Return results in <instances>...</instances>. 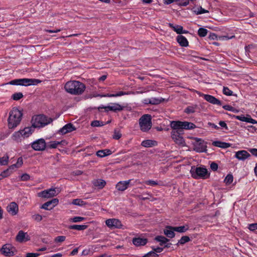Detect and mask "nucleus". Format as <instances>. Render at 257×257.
Masks as SVG:
<instances>
[{
  "label": "nucleus",
  "mask_w": 257,
  "mask_h": 257,
  "mask_svg": "<svg viewBox=\"0 0 257 257\" xmlns=\"http://www.w3.org/2000/svg\"><path fill=\"white\" fill-rule=\"evenodd\" d=\"M23 112L21 110L16 107L12 108L10 111L8 118V125L9 128L13 129L18 126L22 119Z\"/></svg>",
  "instance_id": "nucleus-1"
},
{
  "label": "nucleus",
  "mask_w": 257,
  "mask_h": 257,
  "mask_svg": "<svg viewBox=\"0 0 257 257\" xmlns=\"http://www.w3.org/2000/svg\"><path fill=\"white\" fill-rule=\"evenodd\" d=\"M34 127L32 126L25 127L20 128L12 135V139L13 141L20 143L23 140L30 137L34 132Z\"/></svg>",
  "instance_id": "nucleus-2"
},
{
  "label": "nucleus",
  "mask_w": 257,
  "mask_h": 257,
  "mask_svg": "<svg viewBox=\"0 0 257 257\" xmlns=\"http://www.w3.org/2000/svg\"><path fill=\"white\" fill-rule=\"evenodd\" d=\"M65 89L67 92L71 94L78 95L84 92L85 86L79 81H70L65 84Z\"/></svg>",
  "instance_id": "nucleus-3"
},
{
  "label": "nucleus",
  "mask_w": 257,
  "mask_h": 257,
  "mask_svg": "<svg viewBox=\"0 0 257 257\" xmlns=\"http://www.w3.org/2000/svg\"><path fill=\"white\" fill-rule=\"evenodd\" d=\"M190 173L191 177L195 179H205L210 176L207 169L203 166H192Z\"/></svg>",
  "instance_id": "nucleus-4"
},
{
  "label": "nucleus",
  "mask_w": 257,
  "mask_h": 257,
  "mask_svg": "<svg viewBox=\"0 0 257 257\" xmlns=\"http://www.w3.org/2000/svg\"><path fill=\"white\" fill-rule=\"evenodd\" d=\"M52 121L51 118L48 117L44 115H37L33 117L32 119V126L34 129L38 127H43Z\"/></svg>",
  "instance_id": "nucleus-5"
},
{
  "label": "nucleus",
  "mask_w": 257,
  "mask_h": 257,
  "mask_svg": "<svg viewBox=\"0 0 257 257\" xmlns=\"http://www.w3.org/2000/svg\"><path fill=\"white\" fill-rule=\"evenodd\" d=\"M170 126L172 131L183 132L182 130H192L196 128L195 124L188 121H172L170 123Z\"/></svg>",
  "instance_id": "nucleus-6"
},
{
  "label": "nucleus",
  "mask_w": 257,
  "mask_h": 257,
  "mask_svg": "<svg viewBox=\"0 0 257 257\" xmlns=\"http://www.w3.org/2000/svg\"><path fill=\"white\" fill-rule=\"evenodd\" d=\"M40 82V80L36 79L22 78L13 80L8 84L13 85H22L27 86L30 85H36Z\"/></svg>",
  "instance_id": "nucleus-7"
},
{
  "label": "nucleus",
  "mask_w": 257,
  "mask_h": 257,
  "mask_svg": "<svg viewBox=\"0 0 257 257\" xmlns=\"http://www.w3.org/2000/svg\"><path fill=\"white\" fill-rule=\"evenodd\" d=\"M151 116L149 114L143 115L139 120L141 130L143 132H147L152 126Z\"/></svg>",
  "instance_id": "nucleus-8"
},
{
  "label": "nucleus",
  "mask_w": 257,
  "mask_h": 257,
  "mask_svg": "<svg viewBox=\"0 0 257 257\" xmlns=\"http://www.w3.org/2000/svg\"><path fill=\"white\" fill-rule=\"evenodd\" d=\"M192 139L194 141L193 142L194 150L195 151L199 153L206 152L207 145L205 142L197 138H193Z\"/></svg>",
  "instance_id": "nucleus-9"
},
{
  "label": "nucleus",
  "mask_w": 257,
  "mask_h": 257,
  "mask_svg": "<svg viewBox=\"0 0 257 257\" xmlns=\"http://www.w3.org/2000/svg\"><path fill=\"white\" fill-rule=\"evenodd\" d=\"M183 132H178L177 131H172L171 133V137L173 141L177 145L184 147L185 146V140L182 137Z\"/></svg>",
  "instance_id": "nucleus-10"
},
{
  "label": "nucleus",
  "mask_w": 257,
  "mask_h": 257,
  "mask_svg": "<svg viewBox=\"0 0 257 257\" xmlns=\"http://www.w3.org/2000/svg\"><path fill=\"white\" fill-rule=\"evenodd\" d=\"M31 147L35 151H41L45 149L46 143L44 139H39L32 142Z\"/></svg>",
  "instance_id": "nucleus-11"
},
{
  "label": "nucleus",
  "mask_w": 257,
  "mask_h": 257,
  "mask_svg": "<svg viewBox=\"0 0 257 257\" xmlns=\"http://www.w3.org/2000/svg\"><path fill=\"white\" fill-rule=\"evenodd\" d=\"M58 194L55 188H50L45 190L38 193V196L40 197L45 198H49L56 196Z\"/></svg>",
  "instance_id": "nucleus-12"
},
{
  "label": "nucleus",
  "mask_w": 257,
  "mask_h": 257,
  "mask_svg": "<svg viewBox=\"0 0 257 257\" xmlns=\"http://www.w3.org/2000/svg\"><path fill=\"white\" fill-rule=\"evenodd\" d=\"M105 224L109 228H120L122 226L120 221L115 218L107 219Z\"/></svg>",
  "instance_id": "nucleus-13"
},
{
  "label": "nucleus",
  "mask_w": 257,
  "mask_h": 257,
  "mask_svg": "<svg viewBox=\"0 0 257 257\" xmlns=\"http://www.w3.org/2000/svg\"><path fill=\"white\" fill-rule=\"evenodd\" d=\"M2 253L6 256H12L14 254V247L10 244H6L1 248Z\"/></svg>",
  "instance_id": "nucleus-14"
},
{
  "label": "nucleus",
  "mask_w": 257,
  "mask_h": 257,
  "mask_svg": "<svg viewBox=\"0 0 257 257\" xmlns=\"http://www.w3.org/2000/svg\"><path fill=\"white\" fill-rule=\"evenodd\" d=\"M59 202V200L57 198L53 199L52 200L49 201L42 205L41 208L45 210H51L56 206Z\"/></svg>",
  "instance_id": "nucleus-15"
},
{
  "label": "nucleus",
  "mask_w": 257,
  "mask_h": 257,
  "mask_svg": "<svg viewBox=\"0 0 257 257\" xmlns=\"http://www.w3.org/2000/svg\"><path fill=\"white\" fill-rule=\"evenodd\" d=\"M235 158L238 160L244 161L250 157V155L245 150H240L235 152Z\"/></svg>",
  "instance_id": "nucleus-16"
},
{
  "label": "nucleus",
  "mask_w": 257,
  "mask_h": 257,
  "mask_svg": "<svg viewBox=\"0 0 257 257\" xmlns=\"http://www.w3.org/2000/svg\"><path fill=\"white\" fill-rule=\"evenodd\" d=\"M106 111H121L123 107L117 103H112L103 107Z\"/></svg>",
  "instance_id": "nucleus-17"
},
{
  "label": "nucleus",
  "mask_w": 257,
  "mask_h": 257,
  "mask_svg": "<svg viewBox=\"0 0 257 257\" xmlns=\"http://www.w3.org/2000/svg\"><path fill=\"white\" fill-rule=\"evenodd\" d=\"M131 181V180L119 181L116 184L115 187L117 190L120 191H123L128 188Z\"/></svg>",
  "instance_id": "nucleus-18"
},
{
  "label": "nucleus",
  "mask_w": 257,
  "mask_h": 257,
  "mask_svg": "<svg viewBox=\"0 0 257 257\" xmlns=\"http://www.w3.org/2000/svg\"><path fill=\"white\" fill-rule=\"evenodd\" d=\"M7 211L11 215H15L19 211L18 205L14 202H11L7 207Z\"/></svg>",
  "instance_id": "nucleus-19"
},
{
  "label": "nucleus",
  "mask_w": 257,
  "mask_h": 257,
  "mask_svg": "<svg viewBox=\"0 0 257 257\" xmlns=\"http://www.w3.org/2000/svg\"><path fill=\"white\" fill-rule=\"evenodd\" d=\"M29 239L30 237L27 233L24 232L22 230H20L16 236V240L20 242L26 241Z\"/></svg>",
  "instance_id": "nucleus-20"
},
{
  "label": "nucleus",
  "mask_w": 257,
  "mask_h": 257,
  "mask_svg": "<svg viewBox=\"0 0 257 257\" xmlns=\"http://www.w3.org/2000/svg\"><path fill=\"white\" fill-rule=\"evenodd\" d=\"M169 25L175 32H176V33L178 34H187L188 33V31L184 30L183 27L180 25H174L171 23H170Z\"/></svg>",
  "instance_id": "nucleus-21"
},
{
  "label": "nucleus",
  "mask_w": 257,
  "mask_h": 257,
  "mask_svg": "<svg viewBox=\"0 0 257 257\" xmlns=\"http://www.w3.org/2000/svg\"><path fill=\"white\" fill-rule=\"evenodd\" d=\"M204 98L208 102L213 104L220 105L221 102L220 100L216 98L213 96L208 95V94H204L203 95Z\"/></svg>",
  "instance_id": "nucleus-22"
},
{
  "label": "nucleus",
  "mask_w": 257,
  "mask_h": 257,
  "mask_svg": "<svg viewBox=\"0 0 257 257\" xmlns=\"http://www.w3.org/2000/svg\"><path fill=\"white\" fill-rule=\"evenodd\" d=\"M176 40L181 47H187L189 46V42L187 39L182 35H178L176 37Z\"/></svg>",
  "instance_id": "nucleus-23"
},
{
  "label": "nucleus",
  "mask_w": 257,
  "mask_h": 257,
  "mask_svg": "<svg viewBox=\"0 0 257 257\" xmlns=\"http://www.w3.org/2000/svg\"><path fill=\"white\" fill-rule=\"evenodd\" d=\"M127 94V93L123 92V91H119L116 93L115 94H94L93 95V97H97L99 96L101 97H119L121 96Z\"/></svg>",
  "instance_id": "nucleus-24"
},
{
  "label": "nucleus",
  "mask_w": 257,
  "mask_h": 257,
  "mask_svg": "<svg viewBox=\"0 0 257 257\" xmlns=\"http://www.w3.org/2000/svg\"><path fill=\"white\" fill-rule=\"evenodd\" d=\"M75 130L74 127L71 123H68L62 127L59 132L62 134H66L68 133L71 132Z\"/></svg>",
  "instance_id": "nucleus-25"
},
{
  "label": "nucleus",
  "mask_w": 257,
  "mask_h": 257,
  "mask_svg": "<svg viewBox=\"0 0 257 257\" xmlns=\"http://www.w3.org/2000/svg\"><path fill=\"white\" fill-rule=\"evenodd\" d=\"M147 242V240L145 238L137 237L134 238L133 240V244L137 246L144 245Z\"/></svg>",
  "instance_id": "nucleus-26"
},
{
  "label": "nucleus",
  "mask_w": 257,
  "mask_h": 257,
  "mask_svg": "<svg viewBox=\"0 0 257 257\" xmlns=\"http://www.w3.org/2000/svg\"><path fill=\"white\" fill-rule=\"evenodd\" d=\"M155 240L160 242L161 245H165V247H170L171 244H166L169 239L163 236H157L155 237Z\"/></svg>",
  "instance_id": "nucleus-27"
},
{
  "label": "nucleus",
  "mask_w": 257,
  "mask_h": 257,
  "mask_svg": "<svg viewBox=\"0 0 257 257\" xmlns=\"http://www.w3.org/2000/svg\"><path fill=\"white\" fill-rule=\"evenodd\" d=\"M161 102V99L155 97L151 98H146L143 100V102L145 104H158Z\"/></svg>",
  "instance_id": "nucleus-28"
},
{
  "label": "nucleus",
  "mask_w": 257,
  "mask_h": 257,
  "mask_svg": "<svg viewBox=\"0 0 257 257\" xmlns=\"http://www.w3.org/2000/svg\"><path fill=\"white\" fill-rule=\"evenodd\" d=\"M174 227L167 226L164 230V234L168 237L173 238L175 236Z\"/></svg>",
  "instance_id": "nucleus-29"
},
{
  "label": "nucleus",
  "mask_w": 257,
  "mask_h": 257,
  "mask_svg": "<svg viewBox=\"0 0 257 257\" xmlns=\"http://www.w3.org/2000/svg\"><path fill=\"white\" fill-rule=\"evenodd\" d=\"M141 145L142 146L146 148L152 147L157 145V142L154 140H147L143 141Z\"/></svg>",
  "instance_id": "nucleus-30"
},
{
  "label": "nucleus",
  "mask_w": 257,
  "mask_h": 257,
  "mask_svg": "<svg viewBox=\"0 0 257 257\" xmlns=\"http://www.w3.org/2000/svg\"><path fill=\"white\" fill-rule=\"evenodd\" d=\"M93 185L98 189L103 188L106 185V182L102 179H96L93 181Z\"/></svg>",
  "instance_id": "nucleus-31"
},
{
  "label": "nucleus",
  "mask_w": 257,
  "mask_h": 257,
  "mask_svg": "<svg viewBox=\"0 0 257 257\" xmlns=\"http://www.w3.org/2000/svg\"><path fill=\"white\" fill-rule=\"evenodd\" d=\"M212 145L214 146L224 149L229 148L230 146V144L220 141H214L212 143Z\"/></svg>",
  "instance_id": "nucleus-32"
},
{
  "label": "nucleus",
  "mask_w": 257,
  "mask_h": 257,
  "mask_svg": "<svg viewBox=\"0 0 257 257\" xmlns=\"http://www.w3.org/2000/svg\"><path fill=\"white\" fill-rule=\"evenodd\" d=\"M87 226L86 225H72L69 226V228L71 229H75L77 230H83L86 229Z\"/></svg>",
  "instance_id": "nucleus-33"
},
{
  "label": "nucleus",
  "mask_w": 257,
  "mask_h": 257,
  "mask_svg": "<svg viewBox=\"0 0 257 257\" xmlns=\"http://www.w3.org/2000/svg\"><path fill=\"white\" fill-rule=\"evenodd\" d=\"M9 157L8 155H5L3 157L0 158V164L2 166L8 165L9 163Z\"/></svg>",
  "instance_id": "nucleus-34"
},
{
  "label": "nucleus",
  "mask_w": 257,
  "mask_h": 257,
  "mask_svg": "<svg viewBox=\"0 0 257 257\" xmlns=\"http://www.w3.org/2000/svg\"><path fill=\"white\" fill-rule=\"evenodd\" d=\"M72 204L75 205L82 206L86 204V203L80 199H75L73 200Z\"/></svg>",
  "instance_id": "nucleus-35"
},
{
  "label": "nucleus",
  "mask_w": 257,
  "mask_h": 257,
  "mask_svg": "<svg viewBox=\"0 0 257 257\" xmlns=\"http://www.w3.org/2000/svg\"><path fill=\"white\" fill-rule=\"evenodd\" d=\"M193 12L197 15L205 14V13H207L208 12V11L205 10V9H203L201 7H200L197 9H193Z\"/></svg>",
  "instance_id": "nucleus-36"
},
{
  "label": "nucleus",
  "mask_w": 257,
  "mask_h": 257,
  "mask_svg": "<svg viewBox=\"0 0 257 257\" xmlns=\"http://www.w3.org/2000/svg\"><path fill=\"white\" fill-rule=\"evenodd\" d=\"M233 177L232 175L228 174L225 178V179L224 180V182L226 185H230L233 182Z\"/></svg>",
  "instance_id": "nucleus-37"
},
{
  "label": "nucleus",
  "mask_w": 257,
  "mask_h": 257,
  "mask_svg": "<svg viewBox=\"0 0 257 257\" xmlns=\"http://www.w3.org/2000/svg\"><path fill=\"white\" fill-rule=\"evenodd\" d=\"M12 173V171L10 172L7 169L4 170L0 174V180L10 176Z\"/></svg>",
  "instance_id": "nucleus-38"
},
{
  "label": "nucleus",
  "mask_w": 257,
  "mask_h": 257,
  "mask_svg": "<svg viewBox=\"0 0 257 257\" xmlns=\"http://www.w3.org/2000/svg\"><path fill=\"white\" fill-rule=\"evenodd\" d=\"M196 109V105L188 106L185 109V112L188 114L194 113Z\"/></svg>",
  "instance_id": "nucleus-39"
},
{
  "label": "nucleus",
  "mask_w": 257,
  "mask_h": 257,
  "mask_svg": "<svg viewBox=\"0 0 257 257\" xmlns=\"http://www.w3.org/2000/svg\"><path fill=\"white\" fill-rule=\"evenodd\" d=\"M208 30L205 28H200L198 31V35L201 37L206 36L207 34Z\"/></svg>",
  "instance_id": "nucleus-40"
},
{
  "label": "nucleus",
  "mask_w": 257,
  "mask_h": 257,
  "mask_svg": "<svg viewBox=\"0 0 257 257\" xmlns=\"http://www.w3.org/2000/svg\"><path fill=\"white\" fill-rule=\"evenodd\" d=\"M85 220V218L81 216H76L71 218L69 220L72 222H79Z\"/></svg>",
  "instance_id": "nucleus-41"
},
{
  "label": "nucleus",
  "mask_w": 257,
  "mask_h": 257,
  "mask_svg": "<svg viewBox=\"0 0 257 257\" xmlns=\"http://www.w3.org/2000/svg\"><path fill=\"white\" fill-rule=\"evenodd\" d=\"M23 97V94L22 92L15 93L12 96V98L14 100H19L21 98H22Z\"/></svg>",
  "instance_id": "nucleus-42"
},
{
  "label": "nucleus",
  "mask_w": 257,
  "mask_h": 257,
  "mask_svg": "<svg viewBox=\"0 0 257 257\" xmlns=\"http://www.w3.org/2000/svg\"><path fill=\"white\" fill-rule=\"evenodd\" d=\"M60 144V142L51 141L48 144V147L51 149H55Z\"/></svg>",
  "instance_id": "nucleus-43"
},
{
  "label": "nucleus",
  "mask_w": 257,
  "mask_h": 257,
  "mask_svg": "<svg viewBox=\"0 0 257 257\" xmlns=\"http://www.w3.org/2000/svg\"><path fill=\"white\" fill-rule=\"evenodd\" d=\"M190 0H176L177 4L181 6L185 7L189 4Z\"/></svg>",
  "instance_id": "nucleus-44"
},
{
  "label": "nucleus",
  "mask_w": 257,
  "mask_h": 257,
  "mask_svg": "<svg viewBox=\"0 0 257 257\" xmlns=\"http://www.w3.org/2000/svg\"><path fill=\"white\" fill-rule=\"evenodd\" d=\"M234 37H235L234 35H231L230 36H219L217 39L218 40L223 41H226V40H228L231 39H232V38H233Z\"/></svg>",
  "instance_id": "nucleus-45"
},
{
  "label": "nucleus",
  "mask_w": 257,
  "mask_h": 257,
  "mask_svg": "<svg viewBox=\"0 0 257 257\" xmlns=\"http://www.w3.org/2000/svg\"><path fill=\"white\" fill-rule=\"evenodd\" d=\"M174 229L175 231L179 232H184L188 229V228L185 226H181L178 227H174Z\"/></svg>",
  "instance_id": "nucleus-46"
},
{
  "label": "nucleus",
  "mask_w": 257,
  "mask_h": 257,
  "mask_svg": "<svg viewBox=\"0 0 257 257\" xmlns=\"http://www.w3.org/2000/svg\"><path fill=\"white\" fill-rule=\"evenodd\" d=\"M223 108L227 110H229L233 112H238V110L229 105H225L223 106Z\"/></svg>",
  "instance_id": "nucleus-47"
},
{
  "label": "nucleus",
  "mask_w": 257,
  "mask_h": 257,
  "mask_svg": "<svg viewBox=\"0 0 257 257\" xmlns=\"http://www.w3.org/2000/svg\"><path fill=\"white\" fill-rule=\"evenodd\" d=\"M190 240V238L188 236H184L179 240L178 243L180 244H183Z\"/></svg>",
  "instance_id": "nucleus-48"
},
{
  "label": "nucleus",
  "mask_w": 257,
  "mask_h": 257,
  "mask_svg": "<svg viewBox=\"0 0 257 257\" xmlns=\"http://www.w3.org/2000/svg\"><path fill=\"white\" fill-rule=\"evenodd\" d=\"M223 93L225 95L231 96V95H232V93L233 92L228 87H223Z\"/></svg>",
  "instance_id": "nucleus-49"
},
{
  "label": "nucleus",
  "mask_w": 257,
  "mask_h": 257,
  "mask_svg": "<svg viewBox=\"0 0 257 257\" xmlns=\"http://www.w3.org/2000/svg\"><path fill=\"white\" fill-rule=\"evenodd\" d=\"M23 164V159L22 157H19L17 161V163L14 165L16 167V168H20Z\"/></svg>",
  "instance_id": "nucleus-50"
},
{
  "label": "nucleus",
  "mask_w": 257,
  "mask_h": 257,
  "mask_svg": "<svg viewBox=\"0 0 257 257\" xmlns=\"http://www.w3.org/2000/svg\"><path fill=\"white\" fill-rule=\"evenodd\" d=\"M233 117L237 120L241 121L246 122L247 117H245L243 115H234Z\"/></svg>",
  "instance_id": "nucleus-51"
},
{
  "label": "nucleus",
  "mask_w": 257,
  "mask_h": 257,
  "mask_svg": "<svg viewBox=\"0 0 257 257\" xmlns=\"http://www.w3.org/2000/svg\"><path fill=\"white\" fill-rule=\"evenodd\" d=\"M65 239L66 237L65 236H58L55 238L54 241L56 243L62 242Z\"/></svg>",
  "instance_id": "nucleus-52"
},
{
  "label": "nucleus",
  "mask_w": 257,
  "mask_h": 257,
  "mask_svg": "<svg viewBox=\"0 0 257 257\" xmlns=\"http://www.w3.org/2000/svg\"><path fill=\"white\" fill-rule=\"evenodd\" d=\"M91 125L92 126H94V127L100 126L103 125V122L99 121L98 120H94V121H92Z\"/></svg>",
  "instance_id": "nucleus-53"
},
{
  "label": "nucleus",
  "mask_w": 257,
  "mask_h": 257,
  "mask_svg": "<svg viewBox=\"0 0 257 257\" xmlns=\"http://www.w3.org/2000/svg\"><path fill=\"white\" fill-rule=\"evenodd\" d=\"M145 184L150 185V186H156L158 185V182L157 181H154V180H147L144 182Z\"/></svg>",
  "instance_id": "nucleus-54"
},
{
  "label": "nucleus",
  "mask_w": 257,
  "mask_h": 257,
  "mask_svg": "<svg viewBox=\"0 0 257 257\" xmlns=\"http://www.w3.org/2000/svg\"><path fill=\"white\" fill-rule=\"evenodd\" d=\"M121 137V134L120 132L117 131H115L114 132V134L113 135V138L115 140H118Z\"/></svg>",
  "instance_id": "nucleus-55"
},
{
  "label": "nucleus",
  "mask_w": 257,
  "mask_h": 257,
  "mask_svg": "<svg viewBox=\"0 0 257 257\" xmlns=\"http://www.w3.org/2000/svg\"><path fill=\"white\" fill-rule=\"evenodd\" d=\"M248 228L251 231L257 230V223L249 224L248 225Z\"/></svg>",
  "instance_id": "nucleus-56"
},
{
  "label": "nucleus",
  "mask_w": 257,
  "mask_h": 257,
  "mask_svg": "<svg viewBox=\"0 0 257 257\" xmlns=\"http://www.w3.org/2000/svg\"><path fill=\"white\" fill-rule=\"evenodd\" d=\"M32 218L34 220H35L38 222H39L42 220L43 217L40 214H34L32 216Z\"/></svg>",
  "instance_id": "nucleus-57"
},
{
  "label": "nucleus",
  "mask_w": 257,
  "mask_h": 257,
  "mask_svg": "<svg viewBox=\"0 0 257 257\" xmlns=\"http://www.w3.org/2000/svg\"><path fill=\"white\" fill-rule=\"evenodd\" d=\"M96 155L99 157H104L106 156V154L104 153V150H99L96 152Z\"/></svg>",
  "instance_id": "nucleus-58"
},
{
  "label": "nucleus",
  "mask_w": 257,
  "mask_h": 257,
  "mask_svg": "<svg viewBox=\"0 0 257 257\" xmlns=\"http://www.w3.org/2000/svg\"><path fill=\"white\" fill-rule=\"evenodd\" d=\"M30 176L28 174H24L21 176V180L27 181L30 179Z\"/></svg>",
  "instance_id": "nucleus-59"
},
{
  "label": "nucleus",
  "mask_w": 257,
  "mask_h": 257,
  "mask_svg": "<svg viewBox=\"0 0 257 257\" xmlns=\"http://www.w3.org/2000/svg\"><path fill=\"white\" fill-rule=\"evenodd\" d=\"M246 122H249L252 124H256L257 123V121L252 118L250 116H248L247 118Z\"/></svg>",
  "instance_id": "nucleus-60"
},
{
  "label": "nucleus",
  "mask_w": 257,
  "mask_h": 257,
  "mask_svg": "<svg viewBox=\"0 0 257 257\" xmlns=\"http://www.w3.org/2000/svg\"><path fill=\"white\" fill-rule=\"evenodd\" d=\"M40 255L38 253H27L26 257H38Z\"/></svg>",
  "instance_id": "nucleus-61"
},
{
  "label": "nucleus",
  "mask_w": 257,
  "mask_h": 257,
  "mask_svg": "<svg viewBox=\"0 0 257 257\" xmlns=\"http://www.w3.org/2000/svg\"><path fill=\"white\" fill-rule=\"evenodd\" d=\"M210 168L213 171H216L218 169V165L216 163L213 162L210 165Z\"/></svg>",
  "instance_id": "nucleus-62"
},
{
  "label": "nucleus",
  "mask_w": 257,
  "mask_h": 257,
  "mask_svg": "<svg viewBox=\"0 0 257 257\" xmlns=\"http://www.w3.org/2000/svg\"><path fill=\"white\" fill-rule=\"evenodd\" d=\"M249 151L251 153L252 155L257 157V149H250Z\"/></svg>",
  "instance_id": "nucleus-63"
},
{
  "label": "nucleus",
  "mask_w": 257,
  "mask_h": 257,
  "mask_svg": "<svg viewBox=\"0 0 257 257\" xmlns=\"http://www.w3.org/2000/svg\"><path fill=\"white\" fill-rule=\"evenodd\" d=\"M219 124L220 125V126L221 127H222L223 128H224L225 129H227L228 128L226 123L224 121H219Z\"/></svg>",
  "instance_id": "nucleus-64"
}]
</instances>
